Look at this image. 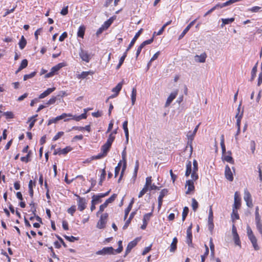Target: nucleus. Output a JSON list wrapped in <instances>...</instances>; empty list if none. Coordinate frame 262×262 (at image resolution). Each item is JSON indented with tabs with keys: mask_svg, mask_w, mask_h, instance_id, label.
<instances>
[{
	"mask_svg": "<svg viewBox=\"0 0 262 262\" xmlns=\"http://www.w3.org/2000/svg\"><path fill=\"white\" fill-rule=\"evenodd\" d=\"M255 220H261V217L259 212V207L258 206H256L255 208Z\"/></svg>",
	"mask_w": 262,
	"mask_h": 262,
	"instance_id": "61",
	"label": "nucleus"
},
{
	"mask_svg": "<svg viewBox=\"0 0 262 262\" xmlns=\"http://www.w3.org/2000/svg\"><path fill=\"white\" fill-rule=\"evenodd\" d=\"M244 199L248 207L250 208L253 207V203L251 195L247 189H246L244 190Z\"/></svg>",
	"mask_w": 262,
	"mask_h": 262,
	"instance_id": "8",
	"label": "nucleus"
},
{
	"mask_svg": "<svg viewBox=\"0 0 262 262\" xmlns=\"http://www.w3.org/2000/svg\"><path fill=\"white\" fill-rule=\"evenodd\" d=\"M228 153L229 154V155L224 156L223 158V160L226 161L227 162H229L231 164H233L234 163V161L233 158L231 157V152L228 151Z\"/></svg>",
	"mask_w": 262,
	"mask_h": 262,
	"instance_id": "35",
	"label": "nucleus"
},
{
	"mask_svg": "<svg viewBox=\"0 0 262 262\" xmlns=\"http://www.w3.org/2000/svg\"><path fill=\"white\" fill-rule=\"evenodd\" d=\"M108 216V215L107 213H104L101 214L99 221L97 223V228L100 229L104 228L106 226Z\"/></svg>",
	"mask_w": 262,
	"mask_h": 262,
	"instance_id": "4",
	"label": "nucleus"
},
{
	"mask_svg": "<svg viewBox=\"0 0 262 262\" xmlns=\"http://www.w3.org/2000/svg\"><path fill=\"white\" fill-rule=\"evenodd\" d=\"M138 242V240L137 238H136L128 243L125 250L126 255L129 253L132 249L137 245Z\"/></svg>",
	"mask_w": 262,
	"mask_h": 262,
	"instance_id": "20",
	"label": "nucleus"
},
{
	"mask_svg": "<svg viewBox=\"0 0 262 262\" xmlns=\"http://www.w3.org/2000/svg\"><path fill=\"white\" fill-rule=\"evenodd\" d=\"M133 204V202L132 201V202H130L129 203L128 207L125 209L124 217V220H125L127 219V216L132 208Z\"/></svg>",
	"mask_w": 262,
	"mask_h": 262,
	"instance_id": "38",
	"label": "nucleus"
},
{
	"mask_svg": "<svg viewBox=\"0 0 262 262\" xmlns=\"http://www.w3.org/2000/svg\"><path fill=\"white\" fill-rule=\"evenodd\" d=\"M234 204L232 209H239L241 206V199L238 192L236 191L234 193Z\"/></svg>",
	"mask_w": 262,
	"mask_h": 262,
	"instance_id": "12",
	"label": "nucleus"
},
{
	"mask_svg": "<svg viewBox=\"0 0 262 262\" xmlns=\"http://www.w3.org/2000/svg\"><path fill=\"white\" fill-rule=\"evenodd\" d=\"M160 54V51H158L152 56V57L151 58L150 61L148 63V66L151 64V63L153 61L155 60L156 59H157L158 58V57L159 56Z\"/></svg>",
	"mask_w": 262,
	"mask_h": 262,
	"instance_id": "54",
	"label": "nucleus"
},
{
	"mask_svg": "<svg viewBox=\"0 0 262 262\" xmlns=\"http://www.w3.org/2000/svg\"><path fill=\"white\" fill-rule=\"evenodd\" d=\"M256 229L262 237V221L261 220H255Z\"/></svg>",
	"mask_w": 262,
	"mask_h": 262,
	"instance_id": "36",
	"label": "nucleus"
},
{
	"mask_svg": "<svg viewBox=\"0 0 262 262\" xmlns=\"http://www.w3.org/2000/svg\"><path fill=\"white\" fill-rule=\"evenodd\" d=\"M148 190H149V187L144 185L142 189L139 192L138 198H140L142 197L148 191Z\"/></svg>",
	"mask_w": 262,
	"mask_h": 262,
	"instance_id": "43",
	"label": "nucleus"
},
{
	"mask_svg": "<svg viewBox=\"0 0 262 262\" xmlns=\"http://www.w3.org/2000/svg\"><path fill=\"white\" fill-rule=\"evenodd\" d=\"M64 135L63 132H58L53 138V141H55L59 139L61 137H62Z\"/></svg>",
	"mask_w": 262,
	"mask_h": 262,
	"instance_id": "58",
	"label": "nucleus"
},
{
	"mask_svg": "<svg viewBox=\"0 0 262 262\" xmlns=\"http://www.w3.org/2000/svg\"><path fill=\"white\" fill-rule=\"evenodd\" d=\"M178 239L176 237H174L172 239V243L170 246L169 251L171 252H174L177 248Z\"/></svg>",
	"mask_w": 262,
	"mask_h": 262,
	"instance_id": "26",
	"label": "nucleus"
},
{
	"mask_svg": "<svg viewBox=\"0 0 262 262\" xmlns=\"http://www.w3.org/2000/svg\"><path fill=\"white\" fill-rule=\"evenodd\" d=\"M246 229L247 236L248 237L249 239L251 242L254 249L255 251L259 250L260 248L257 243V239L255 235H254L251 227L249 225H248L247 226Z\"/></svg>",
	"mask_w": 262,
	"mask_h": 262,
	"instance_id": "2",
	"label": "nucleus"
},
{
	"mask_svg": "<svg viewBox=\"0 0 262 262\" xmlns=\"http://www.w3.org/2000/svg\"><path fill=\"white\" fill-rule=\"evenodd\" d=\"M111 191V189L105 193H100L98 194H94L92 196V202H95L96 204L101 202V199L107 196Z\"/></svg>",
	"mask_w": 262,
	"mask_h": 262,
	"instance_id": "9",
	"label": "nucleus"
},
{
	"mask_svg": "<svg viewBox=\"0 0 262 262\" xmlns=\"http://www.w3.org/2000/svg\"><path fill=\"white\" fill-rule=\"evenodd\" d=\"M121 166V162H119L117 165V166L115 168V177H117L118 175L119 171L120 170Z\"/></svg>",
	"mask_w": 262,
	"mask_h": 262,
	"instance_id": "59",
	"label": "nucleus"
},
{
	"mask_svg": "<svg viewBox=\"0 0 262 262\" xmlns=\"http://www.w3.org/2000/svg\"><path fill=\"white\" fill-rule=\"evenodd\" d=\"M95 73V72L93 71H85V72H82L81 74H78L77 75V78L78 79H84L86 78L88 75H92Z\"/></svg>",
	"mask_w": 262,
	"mask_h": 262,
	"instance_id": "25",
	"label": "nucleus"
},
{
	"mask_svg": "<svg viewBox=\"0 0 262 262\" xmlns=\"http://www.w3.org/2000/svg\"><path fill=\"white\" fill-rule=\"evenodd\" d=\"M196 21V19L193 20L191 22L189 23V24L185 28V29L183 30V31L182 32V33L179 36V39H181L187 33V32L189 30V29L191 28V27L194 24L195 22Z\"/></svg>",
	"mask_w": 262,
	"mask_h": 262,
	"instance_id": "22",
	"label": "nucleus"
},
{
	"mask_svg": "<svg viewBox=\"0 0 262 262\" xmlns=\"http://www.w3.org/2000/svg\"><path fill=\"white\" fill-rule=\"evenodd\" d=\"M57 100V97L55 96L52 97L46 103L47 105H50L54 104Z\"/></svg>",
	"mask_w": 262,
	"mask_h": 262,
	"instance_id": "56",
	"label": "nucleus"
},
{
	"mask_svg": "<svg viewBox=\"0 0 262 262\" xmlns=\"http://www.w3.org/2000/svg\"><path fill=\"white\" fill-rule=\"evenodd\" d=\"M28 61L26 59H23L21 63L17 69V70L16 71V74L18 73L19 72L21 71L23 69L26 68L28 66Z\"/></svg>",
	"mask_w": 262,
	"mask_h": 262,
	"instance_id": "33",
	"label": "nucleus"
},
{
	"mask_svg": "<svg viewBox=\"0 0 262 262\" xmlns=\"http://www.w3.org/2000/svg\"><path fill=\"white\" fill-rule=\"evenodd\" d=\"M258 63L257 62L256 64L253 67L251 71V80H253L256 77V74L257 72V65Z\"/></svg>",
	"mask_w": 262,
	"mask_h": 262,
	"instance_id": "45",
	"label": "nucleus"
},
{
	"mask_svg": "<svg viewBox=\"0 0 262 262\" xmlns=\"http://www.w3.org/2000/svg\"><path fill=\"white\" fill-rule=\"evenodd\" d=\"M112 145L107 142H106V143L103 145L101 146V151L103 153V156H106L107 154V152L110 150V149Z\"/></svg>",
	"mask_w": 262,
	"mask_h": 262,
	"instance_id": "24",
	"label": "nucleus"
},
{
	"mask_svg": "<svg viewBox=\"0 0 262 262\" xmlns=\"http://www.w3.org/2000/svg\"><path fill=\"white\" fill-rule=\"evenodd\" d=\"M37 73L36 71H34L29 74H26L24 76V80L26 81L28 79L34 77Z\"/></svg>",
	"mask_w": 262,
	"mask_h": 262,
	"instance_id": "49",
	"label": "nucleus"
},
{
	"mask_svg": "<svg viewBox=\"0 0 262 262\" xmlns=\"http://www.w3.org/2000/svg\"><path fill=\"white\" fill-rule=\"evenodd\" d=\"M72 150V148L70 146H66L65 148L63 149H61L60 148H58L57 149H56L54 150V151L53 152L54 155H67L69 152L71 151Z\"/></svg>",
	"mask_w": 262,
	"mask_h": 262,
	"instance_id": "11",
	"label": "nucleus"
},
{
	"mask_svg": "<svg viewBox=\"0 0 262 262\" xmlns=\"http://www.w3.org/2000/svg\"><path fill=\"white\" fill-rule=\"evenodd\" d=\"M36 182L35 181H33L32 180H30L29 182L28 188H29V193L30 196L32 198L34 195V191H33V186H35Z\"/></svg>",
	"mask_w": 262,
	"mask_h": 262,
	"instance_id": "27",
	"label": "nucleus"
},
{
	"mask_svg": "<svg viewBox=\"0 0 262 262\" xmlns=\"http://www.w3.org/2000/svg\"><path fill=\"white\" fill-rule=\"evenodd\" d=\"M152 215V212L145 214L143 216V222H145V223L148 224V223L149 221V220H150V218Z\"/></svg>",
	"mask_w": 262,
	"mask_h": 262,
	"instance_id": "42",
	"label": "nucleus"
},
{
	"mask_svg": "<svg viewBox=\"0 0 262 262\" xmlns=\"http://www.w3.org/2000/svg\"><path fill=\"white\" fill-rule=\"evenodd\" d=\"M225 178L229 181L231 182L233 180V176L230 167L227 165L225 169Z\"/></svg>",
	"mask_w": 262,
	"mask_h": 262,
	"instance_id": "18",
	"label": "nucleus"
},
{
	"mask_svg": "<svg viewBox=\"0 0 262 262\" xmlns=\"http://www.w3.org/2000/svg\"><path fill=\"white\" fill-rule=\"evenodd\" d=\"M168 193V190L167 189H162L160 192L159 197L163 199Z\"/></svg>",
	"mask_w": 262,
	"mask_h": 262,
	"instance_id": "63",
	"label": "nucleus"
},
{
	"mask_svg": "<svg viewBox=\"0 0 262 262\" xmlns=\"http://www.w3.org/2000/svg\"><path fill=\"white\" fill-rule=\"evenodd\" d=\"M178 93V91L176 90L172 92L167 99L165 106H168L170 105L171 102L176 98Z\"/></svg>",
	"mask_w": 262,
	"mask_h": 262,
	"instance_id": "19",
	"label": "nucleus"
},
{
	"mask_svg": "<svg viewBox=\"0 0 262 262\" xmlns=\"http://www.w3.org/2000/svg\"><path fill=\"white\" fill-rule=\"evenodd\" d=\"M136 95H137V90L135 88H133L131 94V99L132 104L134 105L136 100Z\"/></svg>",
	"mask_w": 262,
	"mask_h": 262,
	"instance_id": "39",
	"label": "nucleus"
},
{
	"mask_svg": "<svg viewBox=\"0 0 262 262\" xmlns=\"http://www.w3.org/2000/svg\"><path fill=\"white\" fill-rule=\"evenodd\" d=\"M4 115L5 116L6 119H12L14 117V115L13 112L10 111H7L4 113Z\"/></svg>",
	"mask_w": 262,
	"mask_h": 262,
	"instance_id": "53",
	"label": "nucleus"
},
{
	"mask_svg": "<svg viewBox=\"0 0 262 262\" xmlns=\"http://www.w3.org/2000/svg\"><path fill=\"white\" fill-rule=\"evenodd\" d=\"M38 116L37 114H36L34 116L28 118V122H30L29 128V129H31V128L34 126L35 123L36 122L37 119L36 118Z\"/></svg>",
	"mask_w": 262,
	"mask_h": 262,
	"instance_id": "28",
	"label": "nucleus"
},
{
	"mask_svg": "<svg viewBox=\"0 0 262 262\" xmlns=\"http://www.w3.org/2000/svg\"><path fill=\"white\" fill-rule=\"evenodd\" d=\"M197 180H193L191 178V180H188L186 182V187H187V190L186 191V194H190L193 192L194 190V182Z\"/></svg>",
	"mask_w": 262,
	"mask_h": 262,
	"instance_id": "10",
	"label": "nucleus"
},
{
	"mask_svg": "<svg viewBox=\"0 0 262 262\" xmlns=\"http://www.w3.org/2000/svg\"><path fill=\"white\" fill-rule=\"evenodd\" d=\"M192 225L191 224L187 229L186 243L189 246H192Z\"/></svg>",
	"mask_w": 262,
	"mask_h": 262,
	"instance_id": "15",
	"label": "nucleus"
},
{
	"mask_svg": "<svg viewBox=\"0 0 262 262\" xmlns=\"http://www.w3.org/2000/svg\"><path fill=\"white\" fill-rule=\"evenodd\" d=\"M113 22V19L112 18H110L108 19H107L106 21H105L102 26L105 28L104 29H106V30L111 26Z\"/></svg>",
	"mask_w": 262,
	"mask_h": 262,
	"instance_id": "44",
	"label": "nucleus"
},
{
	"mask_svg": "<svg viewBox=\"0 0 262 262\" xmlns=\"http://www.w3.org/2000/svg\"><path fill=\"white\" fill-rule=\"evenodd\" d=\"M207 55L205 53L201 54L200 55H195L194 56V60L196 62L204 63L206 61Z\"/></svg>",
	"mask_w": 262,
	"mask_h": 262,
	"instance_id": "23",
	"label": "nucleus"
},
{
	"mask_svg": "<svg viewBox=\"0 0 262 262\" xmlns=\"http://www.w3.org/2000/svg\"><path fill=\"white\" fill-rule=\"evenodd\" d=\"M72 116V114H67V113H62L61 115L57 116L55 118H52L48 120V125H50L52 123H56L57 122L60 120L64 119H66V118L67 117H71Z\"/></svg>",
	"mask_w": 262,
	"mask_h": 262,
	"instance_id": "5",
	"label": "nucleus"
},
{
	"mask_svg": "<svg viewBox=\"0 0 262 262\" xmlns=\"http://www.w3.org/2000/svg\"><path fill=\"white\" fill-rule=\"evenodd\" d=\"M63 236L67 240H68V241L71 242H73L75 241H77V240H78V237H76L73 236H67L66 235H64Z\"/></svg>",
	"mask_w": 262,
	"mask_h": 262,
	"instance_id": "60",
	"label": "nucleus"
},
{
	"mask_svg": "<svg viewBox=\"0 0 262 262\" xmlns=\"http://www.w3.org/2000/svg\"><path fill=\"white\" fill-rule=\"evenodd\" d=\"M152 184V178L151 177H148L146 178V182L145 186L149 187Z\"/></svg>",
	"mask_w": 262,
	"mask_h": 262,
	"instance_id": "62",
	"label": "nucleus"
},
{
	"mask_svg": "<svg viewBox=\"0 0 262 262\" xmlns=\"http://www.w3.org/2000/svg\"><path fill=\"white\" fill-rule=\"evenodd\" d=\"M115 139V136L114 135V133H111L109 135L108 139H107L106 142L112 145Z\"/></svg>",
	"mask_w": 262,
	"mask_h": 262,
	"instance_id": "55",
	"label": "nucleus"
},
{
	"mask_svg": "<svg viewBox=\"0 0 262 262\" xmlns=\"http://www.w3.org/2000/svg\"><path fill=\"white\" fill-rule=\"evenodd\" d=\"M107 206L108 205L105 202L103 204H101L99 206V209L98 211L97 212V215H98L99 214L101 213L102 212H103V211L107 207Z\"/></svg>",
	"mask_w": 262,
	"mask_h": 262,
	"instance_id": "52",
	"label": "nucleus"
},
{
	"mask_svg": "<svg viewBox=\"0 0 262 262\" xmlns=\"http://www.w3.org/2000/svg\"><path fill=\"white\" fill-rule=\"evenodd\" d=\"M118 248L115 249V253H120L123 250V246L122 241H119L118 242Z\"/></svg>",
	"mask_w": 262,
	"mask_h": 262,
	"instance_id": "47",
	"label": "nucleus"
},
{
	"mask_svg": "<svg viewBox=\"0 0 262 262\" xmlns=\"http://www.w3.org/2000/svg\"><path fill=\"white\" fill-rule=\"evenodd\" d=\"M85 31V27L84 25H81L78 30L77 36L81 38H83Z\"/></svg>",
	"mask_w": 262,
	"mask_h": 262,
	"instance_id": "32",
	"label": "nucleus"
},
{
	"mask_svg": "<svg viewBox=\"0 0 262 262\" xmlns=\"http://www.w3.org/2000/svg\"><path fill=\"white\" fill-rule=\"evenodd\" d=\"M189 212V208L187 207H185L183 208V212H182V221H184L186 219V216L188 215Z\"/></svg>",
	"mask_w": 262,
	"mask_h": 262,
	"instance_id": "51",
	"label": "nucleus"
},
{
	"mask_svg": "<svg viewBox=\"0 0 262 262\" xmlns=\"http://www.w3.org/2000/svg\"><path fill=\"white\" fill-rule=\"evenodd\" d=\"M71 118H67V119H65L64 120V122H67V121H68L70 120H74L76 121H79L80 120H81V119H86V117H87V116H86V111H85V112L82 114H81L80 115H79V116H75V115H72V116L71 117Z\"/></svg>",
	"mask_w": 262,
	"mask_h": 262,
	"instance_id": "17",
	"label": "nucleus"
},
{
	"mask_svg": "<svg viewBox=\"0 0 262 262\" xmlns=\"http://www.w3.org/2000/svg\"><path fill=\"white\" fill-rule=\"evenodd\" d=\"M198 203L195 199H192V207L194 211H195L198 208Z\"/></svg>",
	"mask_w": 262,
	"mask_h": 262,
	"instance_id": "57",
	"label": "nucleus"
},
{
	"mask_svg": "<svg viewBox=\"0 0 262 262\" xmlns=\"http://www.w3.org/2000/svg\"><path fill=\"white\" fill-rule=\"evenodd\" d=\"M233 240L236 245L241 247V242L238 234L233 235Z\"/></svg>",
	"mask_w": 262,
	"mask_h": 262,
	"instance_id": "50",
	"label": "nucleus"
},
{
	"mask_svg": "<svg viewBox=\"0 0 262 262\" xmlns=\"http://www.w3.org/2000/svg\"><path fill=\"white\" fill-rule=\"evenodd\" d=\"M97 255H114L115 254V249L112 247H104L96 252Z\"/></svg>",
	"mask_w": 262,
	"mask_h": 262,
	"instance_id": "6",
	"label": "nucleus"
},
{
	"mask_svg": "<svg viewBox=\"0 0 262 262\" xmlns=\"http://www.w3.org/2000/svg\"><path fill=\"white\" fill-rule=\"evenodd\" d=\"M66 66L64 62L59 63L56 66H54L51 68V71L45 75V77L46 78H50L55 75L57 72L59 71L62 67Z\"/></svg>",
	"mask_w": 262,
	"mask_h": 262,
	"instance_id": "3",
	"label": "nucleus"
},
{
	"mask_svg": "<svg viewBox=\"0 0 262 262\" xmlns=\"http://www.w3.org/2000/svg\"><path fill=\"white\" fill-rule=\"evenodd\" d=\"M136 214V211H133L130 214L128 219L126 220L124 225L123 226V229H125L128 227L131 222L132 220L134 218Z\"/></svg>",
	"mask_w": 262,
	"mask_h": 262,
	"instance_id": "30",
	"label": "nucleus"
},
{
	"mask_svg": "<svg viewBox=\"0 0 262 262\" xmlns=\"http://www.w3.org/2000/svg\"><path fill=\"white\" fill-rule=\"evenodd\" d=\"M198 164L195 159L193 161V168L192 169V163L190 161H187L186 163V169L185 176L188 177L191 174V178L193 180H198L199 176L198 173Z\"/></svg>",
	"mask_w": 262,
	"mask_h": 262,
	"instance_id": "1",
	"label": "nucleus"
},
{
	"mask_svg": "<svg viewBox=\"0 0 262 262\" xmlns=\"http://www.w3.org/2000/svg\"><path fill=\"white\" fill-rule=\"evenodd\" d=\"M199 126V124H198V125H196L195 126V127L192 133H191L190 132H189L188 133V134L187 135V138H188V140L190 141V142H192V140H193L194 137V136L197 132V130L198 129Z\"/></svg>",
	"mask_w": 262,
	"mask_h": 262,
	"instance_id": "29",
	"label": "nucleus"
},
{
	"mask_svg": "<svg viewBox=\"0 0 262 262\" xmlns=\"http://www.w3.org/2000/svg\"><path fill=\"white\" fill-rule=\"evenodd\" d=\"M222 24L221 25L222 27H223L225 25L231 24L233 23L235 19L234 17L230 18H222Z\"/></svg>",
	"mask_w": 262,
	"mask_h": 262,
	"instance_id": "34",
	"label": "nucleus"
},
{
	"mask_svg": "<svg viewBox=\"0 0 262 262\" xmlns=\"http://www.w3.org/2000/svg\"><path fill=\"white\" fill-rule=\"evenodd\" d=\"M122 85H123V81L118 83L117 84V85L112 89V92L115 93L114 94H113L111 96H110L108 98V99L114 98L117 97L120 91L121 90Z\"/></svg>",
	"mask_w": 262,
	"mask_h": 262,
	"instance_id": "13",
	"label": "nucleus"
},
{
	"mask_svg": "<svg viewBox=\"0 0 262 262\" xmlns=\"http://www.w3.org/2000/svg\"><path fill=\"white\" fill-rule=\"evenodd\" d=\"M156 32H154L153 36L152 38H151L149 39L144 41L141 45H142L143 46V47H144L146 45L151 43L154 41V37L155 35H156Z\"/></svg>",
	"mask_w": 262,
	"mask_h": 262,
	"instance_id": "48",
	"label": "nucleus"
},
{
	"mask_svg": "<svg viewBox=\"0 0 262 262\" xmlns=\"http://www.w3.org/2000/svg\"><path fill=\"white\" fill-rule=\"evenodd\" d=\"M127 125H128V121L125 120L123 123L122 127H123V128L124 133H125V136L126 139L128 141V138H129V132H128Z\"/></svg>",
	"mask_w": 262,
	"mask_h": 262,
	"instance_id": "31",
	"label": "nucleus"
},
{
	"mask_svg": "<svg viewBox=\"0 0 262 262\" xmlns=\"http://www.w3.org/2000/svg\"><path fill=\"white\" fill-rule=\"evenodd\" d=\"M237 210L238 209H232V212L231 216L233 222H234L235 220H238L239 219Z\"/></svg>",
	"mask_w": 262,
	"mask_h": 262,
	"instance_id": "37",
	"label": "nucleus"
},
{
	"mask_svg": "<svg viewBox=\"0 0 262 262\" xmlns=\"http://www.w3.org/2000/svg\"><path fill=\"white\" fill-rule=\"evenodd\" d=\"M76 211V206L73 205L68 209V212L73 215L74 213Z\"/></svg>",
	"mask_w": 262,
	"mask_h": 262,
	"instance_id": "64",
	"label": "nucleus"
},
{
	"mask_svg": "<svg viewBox=\"0 0 262 262\" xmlns=\"http://www.w3.org/2000/svg\"><path fill=\"white\" fill-rule=\"evenodd\" d=\"M77 196V205H78V209L80 211H83L86 207V202L84 198H81L79 195L75 194Z\"/></svg>",
	"mask_w": 262,
	"mask_h": 262,
	"instance_id": "7",
	"label": "nucleus"
},
{
	"mask_svg": "<svg viewBox=\"0 0 262 262\" xmlns=\"http://www.w3.org/2000/svg\"><path fill=\"white\" fill-rule=\"evenodd\" d=\"M18 44H19V48L21 49H23L26 46L27 41L24 36H21V37L19 41Z\"/></svg>",
	"mask_w": 262,
	"mask_h": 262,
	"instance_id": "41",
	"label": "nucleus"
},
{
	"mask_svg": "<svg viewBox=\"0 0 262 262\" xmlns=\"http://www.w3.org/2000/svg\"><path fill=\"white\" fill-rule=\"evenodd\" d=\"M31 151H29L27 155L25 157H21L20 158V160L21 162H25V163H28L29 161H30V157H31Z\"/></svg>",
	"mask_w": 262,
	"mask_h": 262,
	"instance_id": "40",
	"label": "nucleus"
},
{
	"mask_svg": "<svg viewBox=\"0 0 262 262\" xmlns=\"http://www.w3.org/2000/svg\"><path fill=\"white\" fill-rule=\"evenodd\" d=\"M79 55L82 60L86 62H89L90 61L91 57L86 51H85L82 49H80Z\"/></svg>",
	"mask_w": 262,
	"mask_h": 262,
	"instance_id": "14",
	"label": "nucleus"
},
{
	"mask_svg": "<svg viewBox=\"0 0 262 262\" xmlns=\"http://www.w3.org/2000/svg\"><path fill=\"white\" fill-rule=\"evenodd\" d=\"M142 31H143V29L141 28L138 31V32L136 33V34L134 36V38L131 40L128 46L127 47V48L126 49V52H128L132 48V47L134 45L136 41L138 38V37L140 36V35L142 33Z\"/></svg>",
	"mask_w": 262,
	"mask_h": 262,
	"instance_id": "16",
	"label": "nucleus"
},
{
	"mask_svg": "<svg viewBox=\"0 0 262 262\" xmlns=\"http://www.w3.org/2000/svg\"><path fill=\"white\" fill-rule=\"evenodd\" d=\"M117 195L116 194H113L109 198L105 200V203L108 205L110 203L113 202L116 199Z\"/></svg>",
	"mask_w": 262,
	"mask_h": 262,
	"instance_id": "46",
	"label": "nucleus"
},
{
	"mask_svg": "<svg viewBox=\"0 0 262 262\" xmlns=\"http://www.w3.org/2000/svg\"><path fill=\"white\" fill-rule=\"evenodd\" d=\"M55 90V88L53 87L51 88L47 89L43 93H41L38 97L39 99H43L47 96H49L50 94H51Z\"/></svg>",
	"mask_w": 262,
	"mask_h": 262,
	"instance_id": "21",
	"label": "nucleus"
}]
</instances>
